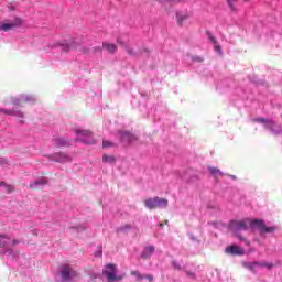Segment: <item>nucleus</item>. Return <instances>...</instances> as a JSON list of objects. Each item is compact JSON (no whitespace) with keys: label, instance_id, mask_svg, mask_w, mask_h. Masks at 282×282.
Listing matches in <instances>:
<instances>
[{"label":"nucleus","instance_id":"obj_46","mask_svg":"<svg viewBox=\"0 0 282 282\" xmlns=\"http://www.w3.org/2000/svg\"><path fill=\"white\" fill-rule=\"evenodd\" d=\"M245 1H250V0H245Z\"/></svg>","mask_w":282,"mask_h":282},{"label":"nucleus","instance_id":"obj_4","mask_svg":"<svg viewBox=\"0 0 282 282\" xmlns=\"http://www.w3.org/2000/svg\"><path fill=\"white\" fill-rule=\"evenodd\" d=\"M74 132L76 135H80L82 138L79 142H84V144H96V139H94V133L90 130H83L80 128H75Z\"/></svg>","mask_w":282,"mask_h":282},{"label":"nucleus","instance_id":"obj_44","mask_svg":"<svg viewBox=\"0 0 282 282\" xmlns=\"http://www.w3.org/2000/svg\"><path fill=\"white\" fill-rule=\"evenodd\" d=\"M170 1H173L174 3H180V1L182 0H170Z\"/></svg>","mask_w":282,"mask_h":282},{"label":"nucleus","instance_id":"obj_33","mask_svg":"<svg viewBox=\"0 0 282 282\" xmlns=\"http://www.w3.org/2000/svg\"><path fill=\"white\" fill-rule=\"evenodd\" d=\"M193 61H195L196 63H204V57H202V56H194Z\"/></svg>","mask_w":282,"mask_h":282},{"label":"nucleus","instance_id":"obj_17","mask_svg":"<svg viewBox=\"0 0 282 282\" xmlns=\"http://www.w3.org/2000/svg\"><path fill=\"white\" fill-rule=\"evenodd\" d=\"M54 159L56 162H69V160H72L69 158V155H67L66 153H63V152L55 153Z\"/></svg>","mask_w":282,"mask_h":282},{"label":"nucleus","instance_id":"obj_26","mask_svg":"<svg viewBox=\"0 0 282 282\" xmlns=\"http://www.w3.org/2000/svg\"><path fill=\"white\" fill-rule=\"evenodd\" d=\"M267 129H269V130L272 131L273 133H282L281 126H279V124H276V123H275V127L267 128Z\"/></svg>","mask_w":282,"mask_h":282},{"label":"nucleus","instance_id":"obj_30","mask_svg":"<svg viewBox=\"0 0 282 282\" xmlns=\"http://www.w3.org/2000/svg\"><path fill=\"white\" fill-rule=\"evenodd\" d=\"M102 147L104 149H109V147H113V143H111V141H104Z\"/></svg>","mask_w":282,"mask_h":282},{"label":"nucleus","instance_id":"obj_2","mask_svg":"<svg viewBox=\"0 0 282 282\" xmlns=\"http://www.w3.org/2000/svg\"><path fill=\"white\" fill-rule=\"evenodd\" d=\"M102 274L109 282L122 281L124 279V275H118V267L113 263L106 264Z\"/></svg>","mask_w":282,"mask_h":282},{"label":"nucleus","instance_id":"obj_42","mask_svg":"<svg viewBox=\"0 0 282 282\" xmlns=\"http://www.w3.org/2000/svg\"><path fill=\"white\" fill-rule=\"evenodd\" d=\"M238 239H240V241H245V240H246V237H243V236H238Z\"/></svg>","mask_w":282,"mask_h":282},{"label":"nucleus","instance_id":"obj_11","mask_svg":"<svg viewBox=\"0 0 282 282\" xmlns=\"http://www.w3.org/2000/svg\"><path fill=\"white\" fill-rule=\"evenodd\" d=\"M8 243H10V238L6 235H0V248H2L3 253L9 252V254H12V249H8Z\"/></svg>","mask_w":282,"mask_h":282},{"label":"nucleus","instance_id":"obj_6","mask_svg":"<svg viewBox=\"0 0 282 282\" xmlns=\"http://www.w3.org/2000/svg\"><path fill=\"white\" fill-rule=\"evenodd\" d=\"M61 274L64 281H72V279L80 276V274L77 271L72 270L69 265H64L62 268Z\"/></svg>","mask_w":282,"mask_h":282},{"label":"nucleus","instance_id":"obj_41","mask_svg":"<svg viewBox=\"0 0 282 282\" xmlns=\"http://www.w3.org/2000/svg\"><path fill=\"white\" fill-rule=\"evenodd\" d=\"M166 224H169V220H165V223H161V224H160V227H161V228H164V226H165Z\"/></svg>","mask_w":282,"mask_h":282},{"label":"nucleus","instance_id":"obj_8","mask_svg":"<svg viewBox=\"0 0 282 282\" xmlns=\"http://www.w3.org/2000/svg\"><path fill=\"white\" fill-rule=\"evenodd\" d=\"M225 252L227 254H231L232 257H243V254H246V250L237 245L227 247Z\"/></svg>","mask_w":282,"mask_h":282},{"label":"nucleus","instance_id":"obj_20","mask_svg":"<svg viewBox=\"0 0 282 282\" xmlns=\"http://www.w3.org/2000/svg\"><path fill=\"white\" fill-rule=\"evenodd\" d=\"M243 268H247V270H250V272H257L254 268H257V262H243Z\"/></svg>","mask_w":282,"mask_h":282},{"label":"nucleus","instance_id":"obj_31","mask_svg":"<svg viewBox=\"0 0 282 282\" xmlns=\"http://www.w3.org/2000/svg\"><path fill=\"white\" fill-rule=\"evenodd\" d=\"M209 40L212 41V43H213L214 45H217V43H219V42H217V39L215 37V35H213V34H210V33H209Z\"/></svg>","mask_w":282,"mask_h":282},{"label":"nucleus","instance_id":"obj_19","mask_svg":"<svg viewBox=\"0 0 282 282\" xmlns=\"http://www.w3.org/2000/svg\"><path fill=\"white\" fill-rule=\"evenodd\" d=\"M208 171H209L210 175H213L216 178L217 177H221V175H224V173L219 169H217L215 166L208 167Z\"/></svg>","mask_w":282,"mask_h":282},{"label":"nucleus","instance_id":"obj_14","mask_svg":"<svg viewBox=\"0 0 282 282\" xmlns=\"http://www.w3.org/2000/svg\"><path fill=\"white\" fill-rule=\"evenodd\" d=\"M153 252H155V247L154 246H148L144 248L141 258L142 259H151V254H153Z\"/></svg>","mask_w":282,"mask_h":282},{"label":"nucleus","instance_id":"obj_18","mask_svg":"<svg viewBox=\"0 0 282 282\" xmlns=\"http://www.w3.org/2000/svg\"><path fill=\"white\" fill-rule=\"evenodd\" d=\"M0 113H4L6 116H18V118H23V112L17 110H8L1 108Z\"/></svg>","mask_w":282,"mask_h":282},{"label":"nucleus","instance_id":"obj_15","mask_svg":"<svg viewBox=\"0 0 282 282\" xmlns=\"http://www.w3.org/2000/svg\"><path fill=\"white\" fill-rule=\"evenodd\" d=\"M102 47H104V50H107V52H109V54H116V52H118V45H116L113 43L104 42Z\"/></svg>","mask_w":282,"mask_h":282},{"label":"nucleus","instance_id":"obj_7","mask_svg":"<svg viewBox=\"0 0 282 282\" xmlns=\"http://www.w3.org/2000/svg\"><path fill=\"white\" fill-rule=\"evenodd\" d=\"M229 228L232 232H241V230H248V225L243 220H231Z\"/></svg>","mask_w":282,"mask_h":282},{"label":"nucleus","instance_id":"obj_25","mask_svg":"<svg viewBox=\"0 0 282 282\" xmlns=\"http://www.w3.org/2000/svg\"><path fill=\"white\" fill-rule=\"evenodd\" d=\"M123 50H126L127 54H129V56H135V51L133 50V47H130L129 45H126L123 47Z\"/></svg>","mask_w":282,"mask_h":282},{"label":"nucleus","instance_id":"obj_5","mask_svg":"<svg viewBox=\"0 0 282 282\" xmlns=\"http://www.w3.org/2000/svg\"><path fill=\"white\" fill-rule=\"evenodd\" d=\"M250 226L251 227H258V230H260L261 234L267 232H274V230H276V227H267L265 223L261 219H253L250 220Z\"/></svg>","mask_w":282,"mask_h":282},{"label":"nucleus","instance_id":"obj_13","mask_svg":"<svg viewBox=\"0 0 282 282\" xmlns=\"http://www.w3.org/2000/svg\"><path fill=\"white\" fill-rule=\"evenodd\" d=\"M121 138L124 142H135L138 137L135 134H131V132L121 131Z\"/></svg>","mask_w":282,"mask_h":282},{"label":"nucleus","instance_id":"obj_3","mask_svg":"<svg viewBox=\"0 0 282 282\" xmlns=\"http://www.w3.org/2000/svg\"><path fill=\"white\" fill-rule=\"evenodd\" d=\"M144 206L148 207L149 210H155V208H166L169 206V200L166 198H148L144 200Z\"/></svg>","mask_w":282,"mask_h":282},{"label":"nucleus","instance_id":"obj_35","mask_svg":"<svg viewBox=\"0 0 282 282\" xmlns=\"http://www.w3.org/2000/svg\"><path fill=\"white\" fill-rule=\"evenodd\" d=\"M264 268H268V270H272V268H274V264L271 262H264Z\"/></svg>","mask_w":282,"mask_h":282},{"label":"nucleus","instance_id":"obj_43","mask_svg":"<svg viewBox=\"0 0 282 282\" xmlns=\"http://www.w3.org/2000/svg\"><path fill=\"white\" fill-rule=\"evenodd\" d=\"M245 243H246V246H250V240L246 239Z\"/></svg>","mask_w":282,"mask_h":282},{"label":"nucleus","instance_id":"obj_24","mask_svg":"<svg viewBox=\"0 0 282 282\" xmlns=\"http://www.w3.org/2000/svg\"><path fill=\"white\" fill-rule=\"evenodd\" d=\"M56 144L57 147H67L68 143L65 138H58L56 139Z\"/></svg>","mask_w":282,"mask_h":282},{"label":"nucleus","instance_id":"obj_32","mask_svg":"<svg viewBox=\"0 0 282 282\" xmlns=\"http://www.w3.org/2000/svg\"><path fill=\"white\" fill-rule=\"evenodd\" d=\"M93 52H94V54H98V53L102 52V46H95L93 48Z\"/></svg>","mask_w":282,"mask_h":282},{"label":"nucleus","instance_id":"obj_21","mask_svg":"<svg viewBox=\"0 0 282 282\" xmlns=\"http://www.w3.org/2000/svg\"><path fill=\"white\" fill-rule=\"evenodd\" d=\"M131 228H133V226L126 224L120 226L119 228H117V232H129V230H131Z\"/></svg>","mask_w":282,"mask_h":282},{"label":"nucleus","instance_id":"obj_29","mask_svg":"<svg viewBox=\"0 0 282 282\" xmlns=\"http://www.w3.org/2000/svg\"><path fill=\"white\" fill-rule=\"evenodd\" d=\"M172 265H173L174 270H182V264H180L177 261H173Z\"/></svg>","mask_w":282,"mask_h":282},{"label":"nucleus","instance_id":"obj_10","mask_svg":"<svg viewBox=\"0 0 282 282\" xmlns=\"http://www.w3.org/2000/svg\"><path fill=\"white\" fill-rule=\"evenodd\" d=\"M191 19V13L188 12H182L178 11L176 12V21L177 24L182 28V25H184L185 22H187Z\"/></svg>","mask_w":282,"mask_h":282},{"label":"nucleus","instance_id":"obj_38","mask_svg":"<svg viewBox=\"0 0 282 282\" xmlns=\"http://www.w3.org/2000/svg\"><path fill=\"white\" fill-rule=\"evenodd\" d=\"M187 276L195 279V272L186 271Z\"/></svg>","mask_w":282,"mask_h":282},{"label":"nucleus","instance_id":"obj_39","mask_svg":"<svg viewBox=\"0 0 282 282\" xmlns=\"http://www.w3.org/2000/svg\"><path fill=\"white\" fill-rule=\"evenodd\" d=\"M144 279H148L149 282H153V275H143Z\"/></svg>","mask_w":282,"mask_h":282},{"label":"nucleus","instance_id":"obj_1","mask_svg":"<svg viewBox=\"0 0 282 282\" xmlns=\"http://www.w3.org/2000/svg\"><path fill=\"white\" fill-rule=\"evenodd\" d=\"M59 45L62 47V52L69 53V52H75V50H80V52L83 54H88L89 53V48L80 47V41H78V40H76L74 37L65 40Z\"/></svg>","mask_w":282,"mask_h":282},{"label":"nucleus","instance_id":"obj_34","mask_svg":"<svg viewBox=\"0 0 282 282\" xmlns=\"http://www.w3.org/2000/svg\"><path fill=\"white\" fill-rule=\"evenodd\" d=\"M4 188L7 193H12V191H14V187H12V185H4Z\"/></svg>","mask_w":282,"mask_h":282},{"label":"nucleus","instance_id":"obj_40","mask_svg":"<svg viewBox=\"0 0 282 282\" xmlns=\"http://www.w3.org/2000/svg\"><path fill=\"white\" fill-rule=\"evenodd\" d=\"M19 243H21V241L18 240V239H14V240L12 241V246H19Z\"/></svg>","mask_w":282,"mask_h":282},{"label":"nucleus","instance_id":"obj_23","mask_svg":"<svg viewBox=\"0 0 282 282\" xmlns=\"http://www.w3.org/2000/svg\"><path fill=\"white\" fill-rule=\"evenodd\" d=\"M131 276H135L137 281H144V275L140 274V271H131Z\"/></svg>","mask_w":282,"mask_h":282},{"label":"nucleus","instance_id":"obj_37","mask_svg":"<svg viewBox=\"0 0 282 282\" xmlns=\"http://www.w3.org/2000/svg\"><path fill=\"white\" fill-rule=\"evenodd\" d=\"M117 43H118L119 45H121V47H123V48H124V46H127V44H124V42H122L121 39H118V40H117Z\"/></svg>","mask_w":282,"mask_h":282},{"label":"nucleus","instance_id":"obj_12","mask_svg":"<svg viewBox=\"0 0 282 282\" xmlns=\"http://www.w3.org/2000/svg\"><path fill=\"white\" fill-rule=\"evenodd\" d=\"M253 122L264 124L265 129H272V127H276V122L265 118H256L253 119Z\"/></svg>","mask_w":282,"mask_h":282},{"label":"nucleus","instance_id":"obj_22","mask_svg":"<svg viewBox=\"0 0 282 282\" xmlns=\"http://www.w3.org/2000/svg\"><path fill=\"white\" fill-rule=\"evenodd\" d=\"M102 161L106 162L107 164H113L116 163V156L113 155H104Z\"/></svg>","mask_w":282,"mask_h":282},{"label":"nucleus","instance_id":"obj_27","mask_svg":"<svg viewBox=\"0 0 282 282\" xmlns=\"http://www.w3.org/2000/svg\"><path fill=\"white\" fill-rule=\"evenodd\" d=\"M214 50H215V52L220 54V56H221V54H224V51L221 50V46L219 45V42L214 44Z\"/></svg>","mask_w":282,"mask_h":282},{"label":"nucleus","instance_id":"obj_45","mask_svg":"<svg viewBox=\"0 0 282 282\" xmlns=\"http://www.w3.org/2000/svg\"><path fill=\"white\" fill-rule=\"evenodd\" d=\"M0 186H6V182H0Z\"/></svg>","mask_w":282,"mask_h":282},{"label":"nucleus","instance_id":"obj_9","mask_svg":"<svg viewBox=\"0 0 282 282\" xmlns=\"http://www.w3.org/2000/svg\"><path fill=\"white\" fill-rule=\"evenodd\" d=\"M23 23V20L20 18H17L13 22L0 24V30L2 32H10V30H14L15 28H19Z\"/></svg>","mask_w":282,"mask_h":282},{"label":"nucleus","instance_id":"obj_36","mask_svg":"<svg viewBox=\"0 0 282 282\" xmlns=\"http://www.w3.org/2000/svg\"><path fill=\"white\" fill-rule=\"evenodd\" d=\"M265 262L256 261V268H264Z\"/></svg>","mask_w":282,"mask_h":282},{"label":"nucleus","instance_id":"obj_16","mask_svg":"<svg viewBox=\"0 0 282 282\" xmlns=\"http://www.w3.org/2000/svg\"><path fill=\"white\" fill-rule=\"evenodd\" d=\"M45 184H47V180L45 178H40L37 181H35L34 183H31L29 185V187L32 189V191H39V186H45Z\"/></svg>","mask_w":282,"mask_h":282},{"label":"nucleus","instance_id":"obj_28","mask_svg":"<svg viewBox=\"0 0 282 282\" xmlns=\"http://www.w3.org/2000/svg\"><path fill=\"white\" fill-rule=\"evenodd\" d=\"M238 0H227L228 6L231 10H237V8H235V3H237Z\"/></svg>","mask_w":282,"mask_h":282}]
</instances>
